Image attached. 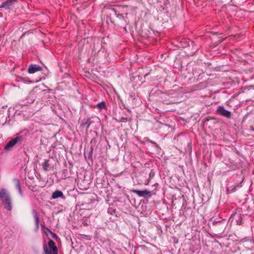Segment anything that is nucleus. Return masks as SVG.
Returning <instances> with one entry per match:
<instances>
[{
    "label": "nucleus",
    "mask_w": 254,
    "mask_h": 254,
    "mask_svg": "<svg viewBox=\"0 0 254 254\" xmlns=\"http://www.w3.org/2000/svg\"><path fill=\"white\" fill-rule=\"evenodd\" d=\"M23 139L24 137L22 135L17 136L8 142L5 146L4 149L6 151L11 150L15 145H20L22 143Z\"/></svg>",
    "instance_id": "1"
},
{
    "label": "nucleus",
    "mask_w": 254,
    "mask_h": 254,
    "mask_svg": "<svg viewBox=\"0 0 254 254\" xmlns=\"http://www.w3.org/2000/svg\"><path fill=\"white\" fill-rule=\"evenodd\" d=\"M48 247L45 244L43 249L45 254H58V250L55 245V243L52 240H50L48 243Z\"/></svg>",
    "instance_id": "2"
},
{
    "label": "nucleus",
    "mask_w": 254,
    "mask_h": 254,
    "mask_svg": "<svg viewBox=\"0 0 254 254\" xmlns=\"http://www.w3.org/2000/svg\"><path fill=\"white\" fill-rule=\"evenodd\" d=\"M216 113L227 119H230L232 116L231 112L225 109L223 106H219L216 110Z\"/></svg>",
    "instance_id": "3"
},
{
    "label": "nucleus",
    "mask_w": 254,
    "mask_h": 254,
    "mask_svg": "<svg viewBox=\"0 0 254 254\" xmlns=\"http://www.w3.org/2000/svg\"><path fill=\"white\" fill-rule=\"evenodd\" d=\"M132 192L137 194L140 197H143L144 198H146V196H148L150 197L151 196V191H148L146 190H132Z\"/></svg>",
    "instance_id": "4"
},
{
    "label": "nucleus",
    "mask_w": 254,
    "mask_h": 254,
    "mask_svg": "<svg viewBox=\"0 0 254 254\" xmlns=\"http://www.w3.org/2000/svg\"><path fill=\"white\" fill-rule=\"evenodd\" d=\"M17 0H7L2 3V4L0 5V8H5V9H9L15 3L17 2Z\"/></svg>",
    "instance_id": "5"
},
{
    "label": "nucleus",
    "mask_w": 254,
    "mask_h": 254,
    "mask_svg": "<svg viewBox=\"0 0 254 254\" xmlns=\"http://www.w3.org/2000/svg\"><path fill=\"white\" fill-rule=\"evenodd\" d=\"M2 202L4 208L9 211L12 209V199L11 196L3 200Z\"/></svg>",
    "instance_id": "6"
},
{
    "label": "nucleus",
    "mask_w": 254,
    "mask_h": 254,
    "mask_svg": "<svg viewBox=\"0 0 254 254\" xmlns=\"http://www.w3.org/2000/svg\"><path fill=\"white\" fill-rule=\"evenodd\" d=\"M10 196V193L5 189L2 188L0 190V199L1 201Z\"/></svg>",
    "instance_id": "7"
},
{
    "label": "nucleus",
    "mask_w": 254,
    "mask_h": 254,
    "mask_svg": "<svg viewBox=\"0 0 254 254\" xmlns=\"http://www.w3.org/2000/svg\"><path fill=\"white\" fill-rule=\"evenodd\" d=\"M41 70L42 67L40 66L37 64H31L28 68V72L31 74Z\"/></svg>",
    "instance_id": "8"
},
{
    "label": "nucleus",
    "mask_w": 254,
    "mask_h": 254,
    "mask_svg": "<svg viewBox=\"0 0 254 254\" xmlns=\"http://www.w3.org/2000/svg\"><path fill=\"white\" fill-rule=\"evenodd\" d=\"M32 213L33 215V216L35 219L36 229L37 230L39 228V222H40L39 216V215H38L37 212L36 211V210L35 209L32 210Z\"/></svg>",
    "instance_id": "9"
},
{
    "label": "nucleus",
    "mask_w": 254,
    "mask_h": 254,
    "mask_svg": "<svg viewBox=\"0 0 254 254\" xmlns=\"http://www.w3.org/2000/svg\"><path fill=\"white\" fill-rule=\"evenodd\" d=\"M13 181L15 184L16 188L17 189V190H18V191L19 192V193L20 194V195L22 196V190H21V184H20V180L18 179L15 178L13 179Z\"/></svg>",
    "instance_id": "10"
},
{
    "label": "nucleus",
    "mask_w": 254,
    "mask_h": 254,
    "mask_svg": "<svg viewBox=\"0 0 254 254\" xmlns=\"http://www.w3.org/2000/svg\"><path fill=\"white\" fill-rule=\"evenodd\" d=\"M59 197H64V194L63 192L61 190H56L52 194V198L53 199L58 198Z\"/></svg>",
    "instance_id": "11"
},
{
    "label": "nucleus",
    "mask_w": 254,
    "mask_h": 254,
    "mask_svg": "<svg viewBox=\"0 0 254 254\" xmlns=\"http://www.w3.org/2000/svg\"><path fill=\"white\" fill-rule=\"evenodd\" d=\"M91 123L92 121L91 119L90 118H88L85 123H83L81 125V126L82 127H86V128L88 129L89 127L91 125Z\"/></svg>",
    "instance_id": "12"
},
{
    "label": "nucleus",
    "mask_w": 254,
    "mask_h": 254,
    "mask_svg": "<svg viewBox=\"0 0 254 254\" xmlns=\"http://www.w3.org/2000/svg\"><path fill=\"white\" fill-rule=\"evenodd\" d=\"M50 166L49 164V160H46L44 163L42 165L43 168L45 171H47L48 170V168Z\"/></svg>",
    "instance_id": "13"
},
{
    "label": "nucleus",
    "mask_w": 254,
    "mask_h": 254,
    "mask_svg": "<svg viewBox=\"0 0 254 254\" xmlns=\"http://www.w3.org/2000/svg\"><path fill=\"white\" fill-rule=\"evenodd\" d=\"M97 107L100 110L105 109L106 108L105 102L104 101L101 102L97 104Z\"/></svg>",
    "instance_id": "14"
},
{
    "label": "nucleus",
    "mask_w": 254,
    "mask_h": 254,
    "mask_svg": "<svg viewBox=\"0 0 254 254\" xmlns=\"http://www.w3.org/2000/svg\"><path fill=\"white\" fill-rule=\"evenodd\" d=\"M223 224L222 221H214L212 223V226H220Z\"/></svg>",
    "instance_id": "15"
},
{
    "label": "nucleus",
    "mask_w": 254,
    "mask_h": 254,
    "mask_svg": "<svg viewBox=\"0 0 254 254\" xmlns=\"http://www.w3.org/2000/svg\"><path fill=\"white\" fill-rule=\"evenodd\" d=\"M46 230H48V231L51 234V236L54 239H57L58 238V236L56 234L52 232L49 228L46 227Z\"/></svg>",
    "instance_id": "16"
},
{
    "label": "nucleus",
    "mask_w": 254,
    "mask_h": 254,
    "mask_svg": "<svg viewBox=\"0 0 254 254\" xmlns=\"http://www.w3.org/2000/svg\"><path fill=\"white\" fill-rule=\"evenodd\" d=\"M115 210L113 208L110 207L108 209V212L111 214H114L115 213Z\"/></svg>",
    "instance_id": "17"
},
{
    "label": "nucleus",
    "mask_w": 254,
    "mask_h": 254,
    "mask_svg": "<svg viewBox=\"0 0 254 254\" xmlns=\"http://www.w3.org/2000/svg\"><path fill=\"white\" fill-rule=\"evenodd\" d=\"M117 17L119 19H123L124 18L122 14H118L117 15Z\"/></svg>",
    "instance_id": "18"
},
{
    "label": "nucleus",
    "mask_w": 254,
    "mask_h": 254,
    "mask_svg": "<svg viewBox=\"0 0 254 254\" xmlns=\"http://www.w3.org/2000/svg\"><path fill=\"white\" fill-rule=\"evenodd\" d=\"M154 185H155V186H158V184L156 183Z\"/></svg>",
    "instance_id": "19"
}]
</instances>
